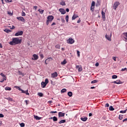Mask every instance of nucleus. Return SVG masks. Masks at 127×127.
<instances>
[{"label":"nucleus","mask_w":127,"mask_h":127,"mask_svg":"<svg viewBox=\"0 0 127 127\" xmlns=\"http://www.w3.org/2000/svg\"><path fill=\"white\" fill-rule=\"evenodd\" d=\"M4 116L2 114H0V118H3Z\"/></svg>","instance_id":"obj_56"},{"label":"nucleus","mask_w":127,"mask_h":127,"mask_svg":"<svg viewBox=\"0 0 127 127\" xmlns=\"http://www.w3.org/2000/svg\"><path fill=\"white\" fill-rule=\"evenodd\" d=\"M58 116L59 118H62V117H64L65 116V113H63L62 112H59Z\"/></svg>","instance_id":"obj_10"},{"label":"nucleus","mask_w":127,"mask_h":127,"mask_svg":"<svg viewBox=\"0 0 127 127\" xmlns=\"http://www.w3.org/2000/svg\"><path fill=\"white\" fill-rule=\"evenodd\" d=\"M20 91H21V93H23V94H26V95H29V93H28V90L24 91L21 89V90H20Z\"/></svg>","instance_id":"obj_13"},{"label":"nucleus","mask_w":127,"mask_h":127,"mask_svg":"<svg viewBox=\"0 0 127 127\" xmlns=\"http://www.w3.org/2000/svg\"><path fill=\"white\" fill-rule=\"evenodd\" d=\"M55 24H56L55 23L53 22V23L52 24L51 26H53V25H55Z\"/></svg>","instance_id":"obj_63"},{"label":"nucleus","mask_w":127,"mask_h":127,"mask_svg":"<svg viewBox=\"0 0 127 127\" xmlns=\"http://www.w3.org/2000/svg\"><path fill=\"white\" fill-rule=\"evenodd\" d=\"M124 38L125 39V41L127 42V32L123 33Z\"/></svg>","instance_id":"obj_14"},{"label":"nucleus","mask_w":127,"mask_h":127,"mask_svg":"<svg viewBox=\"0 0 127 127\" xmlns=\"http://www.w3.org/2000/svg\"><path fill=\"white\" fill-rule=\"evenodd\" d=\"M77 23H80V22H81V20L80 19H79V20L77 21Z\"/></svg>","instance_id":"obj_59"},{"label":"nucleus","mask_w":127,"mask_h":127,"mask_svg":"<svg viewBox=\"0 0 127 127\" xmlns=\"http://www.w3.org/2000/svg\"><path fill=\"white\" fill-rule=\"evenodd\" d=\"M123 122H127V118H126L125 119L123 120Z\"/></svg>","instance_id":"obj_58"},{"label":"nucleus","mask_w":127,"mask_h":127,"mask_svg":"<svg viewBox=\"0 0 127 127\" xmlns=\"http://www.w3.org/2000/svg\"><path fill=\"white\" fill-rule=\"evenodd\" d=\"M76 68L78 69V72L82 71V66L81 65H76Z\"/></svg>","instance_id":"obj_12"},{"label":"nucleus","mask_w":127,"mask_h":127,"mask_svg":"<svg viewBox=\"0 0 127 127\" xmlns=\"http://www.w3.org/2000/svg\"><path fill=\"white\" fill-rule=\"evenodd\" d=\"M22 34H23V31H19V32L15 33V36H21V35H22Z\"/></svg>","instance_id":"obj_6"},{"label":"nucleus","mask_w":127,"mask_h":127,"mask_svg":"<svg viewBox=\"0 0 127 127\" xmlns=\"http://www.w3.org/2000/svg\"><path fill=\"white\" fill-rule=\"evenodd\" d=\"M67 63V61L65 60H64L63 62H61V64L62 65H65Z\"/></svg>","instance_id":"obj_24"},{"label":"nucleus","mask_w":127,"mask_h":127,"mask_svg":"<svg viewBox=\"0 0 127 127\" xmlns=\"http://www.w3.org/2000/svg\"><path fill=\"white\" fill-rule=\"evenodd\" d=\"M64 123H66V120H61L59 122V124H64Z\"/></svg>","instance_id":"obj_25"},{"label":"nucleus","mask_w":127,"mask_h":127,"mask_svg":"<svg viewBox=\"0 0 127 127\" xmlns=\"http://www.w3.org/2000/svg\"><path fill=\"white\" fill-rule=\"evenodd\" d=\"M58 76V74L57 73V72H55L51 74L52 78H56Z\"/></svg>","instance_id":"obj_7"},{"label":"nucleus","mask_w":127,"mask_h":127,"mask_svg":"<svg viewBox=\"0 0 127 127\" xmlns=\"http://www.w3.org/2000/svg\"><path fill=\"white\" fill-rule=\"evenodd\" d=\"M61 20H62V22H63V23H65V19H64V18L63 17H61Z\"/></svg>","instance_id":"obj_44"},{"label":"nucleus","mask_w":127,"mask_h":127,"mask_svg":"<svg viewBox=\"0 0 127 127\" xmlns=\"http://www.w3.org/2000/svg\"><path fill=\"white\" fill-rule=\"evenodd\" d=\"M77 17H78V16L77 15L74 14L72 17V20H75Z\"/></svg>","instance_id":"obj_21"},{"label":"nucleus","mask_w":127,"mask_h":127,"mask_svg":"<svg viewBox=\"0 0 127 127\" xmlns=\"http://www.w3.org/2000/svg\"><path fill=\"white\" fill-rule=\"evenodd\" d=\"M45 83L47 85L48 83H49V81L48 80V78H46L45 81Z\"/></svg>","instance_id":"obj_41"},{"label":"nucleus","mask_w":127,"mask_h":127,"mask_svg":"<svg viewBox=\"0 0 127 127\" xmlns=\"http://www.w3.org/2000/svg\"><path fill=\"white\" fill-rule=\"evenodd\" d=\"M95 66H96V67H98V66H99V63H96L95 64Z\"/></svg>","instance_id":"obj_55"},{"label":"nucleus","mask_w":127,"mask_h":127,"mask_svg":"<svg viewBox=\"0 0 127 127\" xmlns=\"http://www.w3.org/2000/svg\"><path fill=\"white\" fill-rule=\"evenodd\" d=\"M21 39L18 37L13 38L12 39V41L9 43L10 45H16L17 44H20L21 43Z\"/></svg>","instance_id":"obj_1"},{"label":"nucleus","mask_w":127,"mask_h":127,"mask_svg":"<svg viewBox=\"0 0 127 127\" xmlns=\"http://www.w3.org/2000/svg\"><path fill=\"white\" fill-rule=\"evenodd\" d=\"M4 81H5L4 78H3V79H1L0 82V83H3V82H4Z\"/></svg>","instance_id":"obj_54"},{"label":"nucleus","mask_w":127,"mask_h":127,"mask_svg":"<svg viewBox=\"0 0 127 127\" xmlns=\"http://www.w3.org/2000/svg\"><path fill=\"white\" fill-rule=\"evenodd\" d=\"M15 88H16V89H18V90H19V91H21V88H20V87H19L18 86H15Z\"/></svg>","instance_id":"obj_49"},{"label":"nucleus","mask_w":127,"mask_h":127,"mask_svg":"<svg viewBox=\"0 0 127 127\" xmlns=\"http://www.w3.org/2000/svg\"><path fill=\"white\" fill-rule=\"evenodd\" d=\"M90 10H91V11H94V10H95V6H92L91 5L90 7Z\"/></svg>","instance_id":"obj_27"},{"label":"nucleus","mask_w":127,"mask_h":127,"mask_svg":"<svg viewBox=\"0 0 127 127\" xmlns=\"http://www.w3.org/2000/svg\"><path fill=\"white\" fill-rule=\"evenodd\" d=\"M66 11L67 12H69V8H66Z\"/></svg>","instance_id":"obj_64"},{"label":"nucleus","mask_w":127,"mask_h":127,"mask_svg":"<svg viewBox=\"0 0 127 127\" xmlns=\"http://www.w3.org/2000/svg\"><path fill=\"white\" fill-rule=\"evenodd\" d=\"M113 60H114V61H116V57H113Z\"/></svg>","instance_id":"obj_60"},{"label":"nucleus","mask_w":127,"mask_h":127,"mask_svg":"<svg viewBox=\"0 0 127 127\" xmlns=\"http://www.w3.org/2000/svg\"><path fill=\"white\" fill-rule=\"evenodd\" d=\"M22 16H25L26 15V14H25V12L24 11H22L21 13Z\"/></svg>","instance_id":"obj_40"},{"label":"nucleus","mask_w":127,"mask_h":127,"mask_svg":"<svg viewBox=\"0 0 127 127\" xmlns=\"http://www.w3.org/2000/svg\"><path fill=\"white\" fill-rule=\"evenodd\" d=\"M53 19H54V17L53 16L50 15V16H48L47 20L46 22L47 25H48V24H49V22H51L52 21V20H53Z\"/></svg>","instance_id":"obj_2"},{"label":"nucleus","mask_w":127,"mask_h":127,"mask_svg":"<svg viewBox=\"0 0 127 127\" xmlns=\"http://www.w3.org/2000/svg\"><path fill=\"white\" fill-rule=\"evenodd\" d=\"M33 8H34L35 10H36V9H37V6H33Z\"/></svg>","instance_id":"obj_57"},{"label":"nucleus","mask_w":127,"mask_h":127,"mask_svg":"<svg viewBox=\"0 0 127 127\" xmlns=\"http://www.w3.org/2000/svg\"><path fill=\"white\" fill-rule=\"evenodd\" d=\"M96 4V2H95L94 1H93L91 3V5L95 6V5Z\"/></svg>","instance_id":"obj_48"},{"label":"nucleus","mask_w":127,"mask_h":127,"mask_svg":"<svg viewBox=\"0 0 127 127\" xmlns=\"http://www.w3.org/2000/svg\"><path fill=\"white\" fill-rule=\"evenodd\" d=\"M20 126L21 127H24V126H25V124H24V123H22L20 124Z\"/></svg>","instance_id":"obj_46"},{"label":"nucleus","mask_w":127,"mask_h":127,"mask_svg":"<svg viewBox=\"0 0 127 127\" xmlns=\"http://www.w3.org/2000/svg\"><path fill=\"white\" fill-rule=\"evenodd\" d=\"M5 1L7 3L11 2L12 1V0H5Z\"/></svg>","instance_id":"obj_45"},{"label":"nucleus","mask_w":127,"mask_h":127,"mask_svg":"<svg viewBox=\"0 0 127 127\" xmlns=\"http://www.w3.org/2000/svg\"><path fill=\"white\" fill-rule=\"evenodd\" d=\"M127 71V67H125V68H123L122 70H121V71H122V72H124V71Z\"/></svg>","instance_id":"obj_50"},{"label":"nucleus","mask_w":127,"mask_h":127,"mask_svg":"<svg viewBox=\"0 0 127 127\" xmlns=\"http://www.w3.org/2000/svg\"><path fill=\"white\" fill-rule=\"evenodd\" d=\"M5 99H6V100H8L10 102H13V99H12L9 97L8 98H5Z\"/></svg>","instance_id":"obj_22"},{"label":"nucleus","mask_w":127,"mask_h":127,"mask_svg":"<svg viewBox=\"0 0 127 127\" xmlns=\"http://www.w3.org/2000/svg\"><path fill=\"white\" fill-rule=\"evenodd\" d=\"M101 14L102 15L103 19H105V18H106V16H105L106 13H105V12H104V11H102Z\"/></svg>","instance_id":"obj_18"},{"label":"nucleus","mask_w":127,"mask_h":127,"mask_svg":"<svg viewBox=\"0 0 127 127\" xmlns=\"http://www.w3.org/2000/svg\"><path fill=\"white\" fill-rule=\"evenodd\" d=\"M80 120H81V121H82V122H86V121H87V120H88V118L83 117H81V118H80Z\"/></svg>","instance_id":"obj_16"},{"label":"nucleus","mask_w":127,"mask_h":127,"mask_svg":"<svg viewBox=\"0 0 127 127\" xmlns=\"http://www.w3.org/2000/svg\"><path fill=\"white\" fill-rule=\"evenodd\" d=\"M101 5V0H97V3L96 4V6Z\"/></svg>","instance_id":"obj_31"},{"label":"nucleus","mask_w":127,"mask_h":127,"mask_svg":"<svg viewBox=\"0 0 127 127\" xmlns=\"http://www.w3.org/2000/svg\"><path fill=\"white\" fill-rule=\"evenodd\" d=\"M41 85H42V88H45V87H46V84L44 82L42 81L41 83Z\"/></svg>","instance_id":"obj_20"},{"label":"nucleus","mask_w":127,"mask_h":127,"mask_svg":"<svg viewBox=\"0 0 127 127\" xmlns=\"http://www.w3.org/2000/svg\"><path fill=\"white\" fill-rule=\"evenodd\" d=\"M67 95L68 96H69V97H72V96H73V93H72V92L69 91L67 93Z\"/></svg>","instance_id":"obj_29"},{"label":"nucleus","mask_w":127,"mask_h":127,"mask_svg":"<svg viewBox=\"0 0 127 127\" xmlns=\"http://www.w3.org/2000/svg\"><path fill=\"white\" fill-rule=\"evenodd\" d=\"M17 19H18V20H20V21H22V22H24L25 21V20L23 17H17Z\"/></svg>","instance_id":"obj_8"},{"label":"nucleus","mask_w":127,"mask_h":127,"mask_svg":"<svg viewBox=\"0 0 127 127\" xmlns=\"http://www.w3.org/2000/svg\"><path fill=\"white\" fill-rule=\"evenodd\" d=\"M76 52L78 57H80V52L78 50H77Z\"/></svg>","instance_id":"obj_47"},{"label":"nucleus","mask_w":127,"mask_h":127,"mask_svg":"<svg viewBox=\"0 0 127 127\" xmlns=\"http://www.w3.org/2000/svg\"><path fill=\"white\" fill-rule=\"evenodd\" d=\"M53 120L54 122H57L58 121V119L57 118V117L54 116L53 118Z\"/></svg>","instance_id":"obj_28"},{"label":"nucleus","mask_w":127,"mask_h":127,"mask_svg":"<svg viewBox=\"0 0 127 127\" xmlns=\"http://www.w3.org/2000/svg\"><path fill=\"white\" fill-rule=\"evenodd\" d=\"M59 11L61 12L62 14H65L66 13V11L63 8H60Z\"/></svg>","instance_id":"obj_11"},{"label":"nucleus","mask_w":127,"mask_h":127,"mask_svg":"<svg viewBox=\"0 0 127 127\" xmlns=\"http://www.w3.org/2000/svg\"><path fill=\"white\" fill-rule=\"evenodd\" d=\"M0 76H1V77H3V79H4V80L5 81H6V76H5V75H4V74H3L2 73H0Z\"/></svg>","instance_id":"obj_19"},{"label":"nucleus","mask_w":127,"mask_h":127,"mask_svg":"<svg viewBox=\"0 0 127 127\" xmlns=\"http://www.w3.org/2000/svg\"><path fill=\"white\" fill-rule=\"evenodd\" d=\"M50 114H57V111H51Z\"/></svg>","instance_id":"obj_51"},{"label":"nucleus","mask_w":127,"mask_h":127,"mask_svg":"<svg viewBox=\"0 0 127 127\" xmlns=\"http://www.w3.org/2000/svg\"><path fill=\"white\" fill-rule=\"evenodd\" d=\"M112 83H114V84H117V85L122 84V82L120 80H117V81H113Z\"/></svg>","instance_id":"obj_9"},{"label":"nucleus","mask_w":127,"mask_h":127,"mask_svg":"<svg viewBox=\"0 0 127 127\" xmlns=\"http://www.w3.org/2000/svg\"><path fill=\"white\" fill-rule=\"evenodd\" d=\"M121 4L119 1H116L115 2L114 4H113V7L114 10H117V8Z\"/></svg>","instance_id":"obj_3"},{"label":"nucleus","mask_w":127,"mask_h":127,"mask_svg":"<svg viewBox=\"0 0 127 127\" xmlns=\"http://www.w3.org/2000/svg\"><path fill=\"white\" fill-rule=\"evenodd\" d=\"M28 101L27 100H25V103L27 105L28 104Z\"/></svg>","instance_id":"obj_61"},{"label":"nucleus","mask_w":127,"mask_h":127,"mask_svg":"<svg viewBox=\"0 0 127 127\" xmlns=\"http://www.w3.org/2000/svg\"><path fill=\"white\" fill-rule=\"evenodd\" d=\"M109 111H115V108H114L112 106H111L109 107Z\"/></svg>","instance_id":"obj_26"},{"label":"nucleus","mask_w":127,"mask_h":127,"mask_svg":"<svg viewBox=\"0 0 127 127\" xmlns=\"http://www.w3.org/2000/svg\"><path fill=\"white\" fill-rule=\"evenodd\" d=\"M40 58H41V59H43L44 57L43 54H40Z\"/></svg>","instance_id":"obj_53"},{"label":"nucleus","mask_w":127,"mask_h":127,"mask_svg":"<svg viewBox=\"0 0 127 127\" xmlns=\"http://www.w3.org/2000/svg\"><path fill=\"white\" fill-rule=\"evenodd\" d=\"M105 107H106V108H109V107H110V104H109V103H107L105 105Z\"/></svg>","instance_id":"obj_52"},{"label":"nucleus","mask_w":127,"mask_h":127,"mask_svg":"<svg viewBox=\"0 0 127 127\" xmlns=\"http://www.w3.org/2000/svg\"><path fill=\"white\" fill-rule=\"evenodd\" d=\"M4 32H6V33H9L11 31L9 29H5L4 30Z\"/></svg>","instance_id":"obj_30"},{"label":"nucleus","mask_w":127,"mask_h":127,"mask_svg":"<svg viewBox=\"0 0 127 127\" xmlns=\"http://www.w3.org/2000/svg\"><path fill=\"white\" fill-rule=\"evenodd\" d=\"M97 82H98L97 80H94L91 81L92 84H95V83H97Z\"/></svg>","instance_id":"obj_42"},{"label":"nucleus","mask_w":127,"mask_h":127,"mask_svg":"<svg viewBox=\"0 0 127 127\" xmlns=\"http://www.w3.org/2000/svg\"><path fill=\"white\" fill-rule=\"evenodd\" d=\"M66 42L68 44H73V43L75 42V41H74V39H72V38H69L68 40H67Z\"/></svg>","instance_id":"obj_4"},{"label":"nucleus","mask_w":127,"mask_h":127,"mask_svg":"<svg viewBox=\"0 0 127 127\" xmlns=\"http://www.w3.org/2000/svg\"><path fill=\"white\" fill-rule=\"evenodd\" d=\"M5 91H11V88L6 86L5 87Z\"/></svg>","instance_id":"obj_23"},{"label":"nucleus","mask_w":127,"mask_h":127,"mask_svg":"<svg viewBox=\"0 0 127 127\" xmlns=\"http://www.w3.org/2000/svg\"><path fill=\"white\" fill-rule=\"evenodd\" d=\"M123 118H124L123 115H119V120H122V119H123Z\"/></svg>","instance_id":"obj_43"},{"label":"nucleus","mask_w":127,"mask_h":127,"mask_svg":"<svg viewBox=\"0 0 127 127\" xmlns=\"http://www.w3.org/2000/svg\"><path fill=\"white\" fill-rule=\"evenodd\" d=\"M65 20L66 22H68V21H69V15H66L65 16Z\"/></svg>","instance_id":"obj_32"},{"label":"nucleus","mask_w":127,"mask_h":127,"mask_svg":"<svg viewBox=\"0 0 127 127\" xmlns=\"http://www.w3.org/2000/svg\"><path fill=\"white\" fill-rule=\"evenodd\" d=\"M118 78V75H113L112 77V79H117Z\"/></svg>","instance_id":"obj_35"},{"label":"nucleus","mask_w":127,"mask_h":127,"mask_svg":"<svg viewBox=\"0 0 127 127\" xmlns=\"http://www.w3.org/2000/svg\"><path fill=\"white\" fill-rule=\"evenodd\" d=\"M61 4L62 5H66V3H65V1H63L61 2Z\"/></svg>","instance_id":"obj_39"},{"label":"nucleus","mask_w":127,"mask_h":127,"mask_svg":"<svg viewBox=\"0 0 127 127\" xmlns=\"http://www.w3.org/2000/svg\"><path fill=\"white\" fill-rule=\"evenodd\" d=\"M32 60H37L38 59V56H37L36 54H34L33 55Z\"/></svg>","instance_id":"obj_15"},{"label":"nucleus","mask_w":127,"mask_h":127,"mask_svg":"<svg viewBox=\"0 0 127 127\" xmlns=\"http://www.w3.org/2000/svg\"><path fill=\"white\" fill-rule=\"evenodd\" d=\"M34 119H35V120H37L38 121H39V120H41V117H38V116H36V115H34Z\"/></svg>","instance_id":"obj_17"},{"label":"nucleus","mask_w":127,"mask_h":127,"mask_svg":"<svg viewBox=\"0 0 127 127\" xmlns=\"http://www.w3.org/2000/svg\"><path fill=\"white\" fill-rule=\"evenodd\" d=\"M111 37H112V34H111L110 36L107 34L105 35V38H106V39H107V40H108L109 41H112V39H111Z\"/></svg>","instance_id":"obj_5"},{"label":"nucleus","mask_w":127,"mask_h":127,"mask_svg":"<svg viewBox=\"0 0 127 127\" xmlns=\"http://www.w3.org/2000/svg\"><path fill=\"white\" fill-rule=\"evenodd\" d=\"M38 95L40 97H43V93L41 92H39L38 93Z\"/></svg>","instance_id":"obj_36"},{"label":"nucleus","mask_w":127,"mask_h":127,"mask_svg":"<svg viewBox=\"0 0 127 127\" xmlns=\"http://www.w3.org/2000/svg\"><path fill=\"white\" fill-rule=\"evenodd\" d=\"M93 114H92V113H89V117H92Z\"/></svg>","instance_id":"obj_62"},{"label":"nucleus","mask_w":127,"mask_h":127,"mask_svg":"<svg viewBox=\"0 0 127 127\" xmlns=\"http://www.w3.org/2000/svg\"><path fill=\"white\" fill-rule=\"evenodd\" d=\"M38 11H39L40 13H41V14H42L43 12H44V10L39 9L38 10Z\"/></svg>","instance_id":"obj_33"},{"label":"nucleus","mask_w":127,"mask_h":127,"mask_svg":"<svg viewBox=\"0 0 127 127\" xmlns=\"http://www.w3.org/2000/svg\"><path fill=\"white\" fill-rule=\"evenodd\" d=\"M127 109L124 111H121L120 112V113H121V114H126V113H127Z\"/></svg>","instance_id":"obj_34"},{"label":"nucleus","mask_w":127,"mask_h":127,"mask_svg":"<svg viewBox=\"0 0 127 127\" xmlns=\"http://www.w3.org/2000/svg\"><path fill=\"white\" fill-rule=\"evenodd\" d=\"M66 91L67 90L66 89L64 88L61 90V93H65Z\"/></svg>","instance_id":"obj_37"},{"label":"nucleus","mask_w":127,"mask_h":127,"mask_svg":"<svg viewBox=\"0 0 127 127\" xmlns=\"http://www.w3.org/2000/svg\"><path fill=\"white\" fill-rule=\"evenodd\" d=\"M60 47L61 46L59 44H58L55 46V48H57V49H60Z\"/></svg>","instance_id":"obj_38"}]
</instances>
